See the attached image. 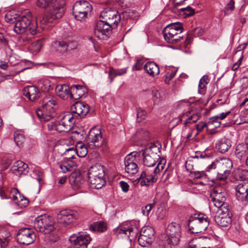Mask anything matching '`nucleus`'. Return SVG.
Returning a JSON list of instances; mask_svg holds the SVG:
<instances>
[{
    "label": "nucleus",
    "mask_w": 248,
    "mask_h": 248,
    "mask_svg": "<svg viewBox=\"0 0 248 248\" xmlns=\"http://www.w3.org/2000/svg\"><path fill=\"white\" fill-rule=\"evenodd\" d=\"M190 103L188 101L182 100L178 102L176 109L177 110L185 111L189 110Z\"/></svg>",
    "instance_id": "de8ad7c7"
},
{
    "label": "nucleus",
    "mask_w": 248,
    "mask_h": 248,
    "mask_svg": "<svg viewBox=\"0 0 248 248\" xmlns=\"http://www.w3.org/2000/svg\"><path fill=\"white\" fill-rule=\"evenodd\" d=\"M200 221L197 220L196 217L191 216L187 224L189 230L193 233H201L204 231V225L200 224Z\"/></svg>",
    "instance_id": "bb28decb"
},
{
    "label": "nucleus",
    "mask_w": 248,
    "mask_h": 248,
    "mask_svg": "<svg viewBox=\"0 0 248 248\" xmlns=\"http://www.w3.org/2000/svg\"><path fill=\"white\" fill-rule=\"evenodd\" d=\"M191 175L194 179H206L207 178V175L204 171H192Z\"/></svg>",
    "instance_id": "864d4df0"
},
{
    "label": "nucleus",
    "mask_w": 248,
    "mask_h": 248,
    "mask_svg": "<svg viewBox=\"0 0 248 248\" xmlns=\"http://www.w3.org/2000/svg\"><path fill=\"white\" fill-rule=\"evenodd\" d=\"M74 158V155H71L69 157L63 159V160L67 163V164H68L69 168L71 169L72 171L75 170L77 167L76 162L72 160Z\"/></svg>",
    "instance_id": "8fccbe9b"
},
{
    "label": "nucleus",
    "mask_w": 248,
    "mask_h": 248,
    "mask_svg": "<svg viewBox=\"0 0 248 248\" xmlns=\"http://www.w3.org/2000/svg\"><path fill=\"white\" fill-rule=\"evenodd\" d=\"M32 19V15L30 12L19 16L14 27V32L16 34H21L29 31L32 35L36 34L38 32L37 24L35 21Z\"/></svg>",
    "instance_id": "f03ea898"
},
{
    "label": "nucleus",
    "mask_w": 248,
    "mask_h": 248,
    "mask_svg": "<svg viewBox=\"0 0 248 248\" xmlns=\"http://www.w3.org/2000/svg\"><path fill=\"white\" fill-rule=\"evenodd\" d=\"M64 5L65 1L63 0H58L55 2L41 20V23L42 24L52 23L62 17L65 12Z\"/></svg>",
    "instance_id": "39448f33"
},
{
    "label": "nucleus",
    "mask_w": 248,
    "mask_h": 248,
    "mask_svg": "<svg viewBox=\"0 0 248 248\" xmlns=\"http://www.w3.org/2000/svg\"><path fill=\"white\" fill-rule=\"evenodd\" d=\"M35 238V233L29 228H23L19 229L16 234L17 242L24 245H29L33 243Z\"/></svg>",
    "instance_id": "2eb2a0df"
},
{
    "label": "nucleus",
    "mask_w": 248,
    "mask_h": 248,
    "mask_svg": "<svg viewBox=\"0 0 248 248\" xmlns=\"http://www.w3.org/2000/svg\"><path fill=\"white\" fill-rule=\"evenodd\" d=\"M161 145L158 142L151 143L149 147L145 150L141 151L142 155L143 157V163L147 167H153L156 164V160L158 159L159 155L157 153L160 152V149Z\"/></svg>",
    "instance_id": "0eeeda50"
},
{
    "label": "nucleus",
    "mask_w": 248,
    "mask_h": 248,
    "mask_svg": "<svg viewBox=\"0 0 248 248\" xmlns=\"http://www.w3.org/2000/svg\"><path fill=\"white\" fill-rule=\"evenodd\" d=\"M154 205V204H149L142 207V213L143 215L147 217L148 216Z\"/></svg>",
    "instance_id": "0e129e2a"
},
{
    "label": "nucleus",
    "mask_w": 248,
    "mask_h": 248,
    "mask_svg": "<svg viewBox=\"0 0 248 248\" xmlns=\"http://www.w3.org/2000/svg\"><path fill=\"white\" fill-rule=\"evenodd\" d=\"M74 117H75L74 113H72V115L70 114H67L62 117L63 121L68 124V126L71 129L73 127V125L75 123Z\"/></svg>",
    "instance_id": "09e8293b"
},
{
    "label": "nucleus",
    "mask_w": 248,
    "mask_h": 248,
    "mask_svg": "<svg viewBox=\"0 0 248 248\" xmlns=\"http://www.w3.org/2000/svg\"><path fill=\"white\" fill-rule=\"evenodd\" d=\"M69 181L74 189L81 188L84 182V180L79 172H73L69 176Z\"/></svg>",
    "instance_id": "c85d7f7f"
},
{
    "label": "nucleus",
    "mask_w": 248,
    "mask_h": 248,
    "mask_svg": "<svg viewBox=\"0 0 248 248\" xmlns=\"http://www.w3.org/2000/svg\"><path fill=\"white\" fill-rule=\"evenodd\" d=\"M138 154L137 152H133L125 157V171L129 175L136 174L138 171V160L136 158Z\"/></svg>",
    "instance_id": "dca6fc26"
},
{
    "label": "nucleus",
    "mask_w": 248,
    "mask_h": 248,
    "mask_svg": "<svg viewBox=\"0 0 248 248\" xmlns=\"http://www.w3.org/2000/svg\"><path fill=\"white\" fill-rule=\"evenodd\" d=\"M86 142L89 148L91 149L102 146L104 143V139L101 129L96 127L91 129L86 137Z\"/></svg>",
    "instance_id": "9d476101"
},
{
    "label": "nucleus",
    "mask_w": 248,
    "mask_h": 248,
    "mask_svg": "<svg viewBox=\"0 0 248 248\" xmlns=\"http://www.w3.org/2000/svg\"><path fill=\"white\" fill-rule=\"evenodd\" d=\"M210 198L214 206L218 208V209H222L223 207L225 208H229V205L227 203L225 202L218 200L216 198L215 200V198L214 197H210Z\"/></svg>",
    "instance_id": "49530a36"
},
{
    "label": "nucleus",
    "mask_w": 248,
    "mask_h": 248,
    "mask_svg": "<svg viewBox=\"0 0 248 248\" xmlns=\"http://www.w3.org/2000/svg\"><path fill=\"white\" fill-rule=\"evenodd\" d=\"M57 95L63 100L70 98L71 89L66 84L58 85L55 88Z\"/></svg>",
    "instance_id": "c756f323"
},
{
    "label": "nucleus",
    "mask_w": 248,
    "mask_h": 248,
    "mask_svg": "<svg viewBox=\"0 0 248 248\" xmlns=\"http://www.w3.org/2000/svg\"><path fill=\"white\" fill-rule=\"evenodd\" d=\"M144 70L151 76L154 77L159 73V68L154 62H148L144 66Z\"/></svg>",
    "instance_id": "72a5a7b5"
},
{
    "label": "nucleus",
    "mask_w": 248,
    "mask_h": 248,
    "mask_svg": "<svg viewBox=\"0 0 248 248\" xmlns=\"http://www.w3.org/2000/svg\"><path fill=\"white\" fill-rule=\"evenodd\" d=\"M166 27H169V28L173 29L174 31L180 33H182L183 31V25L179 22L170 23Z\"/></svg>",
    "instance_id": "603ef678"
},
{
    "label": "nucleus",
    "mask_w": 248,
    "mask_h": 248,
    "mask_svg": "<svg viewBox=\"0 0 248 248\" xmlns=\"http://www.w3.org/2000/svg\"><path fill=\"white\" fill-rule=\"evenodd\" d=\"M155 239V231L153 228L146 226L142 227L138 238L139 245L142 247L150 245Z\"/></svg>",
    "instance_id": "ddd939ff"
},
{
    "label": "nucleus",
    "mask_w": 248,
    "mask_h": 248,
    "mask_svg": "<svg viewBox=\"0 0 248 248\" xmlns=\"http://www.w3.org/2000/svg\"><path fill=\"white\" fill-rule=\"evenodd\" d=\"M232 166L231 160L229 158H223L212 163L208 166V169H217V178L223 180L226 179L230 174Z\"/></svg>",
    "instance_id": "6e6552de"
},
{
    "label": "nucleus",
    "mask_w": 248,
    "mask_h": 248,
    "mask_svg": "<svg viewBox=\"0 0 248 248\" xmlns=\"http://www.w3.org/2000/svg\"><path fill=\"white\" fill-rule=\"evenodd\" d=\"M55 98L51 95H46L43 99L42 108L36 110L38 118L42 121H48L55 116Z\"/></svg>",
    "instance_id": "7ed1b4c3"
},
{
    "label": "nucleus",
    "mask_w": 248,
    "mask_h": 248,
    "mask_svg": "<svg viewBox=\"0 0 248 248\" xmlns=\"http://www.w3.org/2000/svg\"><path fill=\"white\" fill-rule=\"evenodd\" d=\"M0 44L5 47V50L7 48L10 49L7 38L1 33H0Z\"/></svg>",
    "instance_id": "bf43d9fd"
},
{
    "label": "nucleus",
    "mask_w": 248,
    "mask_h": 248,
    "mask_svg": "<svg viewBox=\"0 0 248 248\" xmlns=\"http://www.w3.org/2000/svg\"><path fill=\"white\" fill-rule=\"evenodd\" d=\"M24 94L30 100L33 101L39 97V92L35 87L30 86L24 89Z\"/></svg>",
    "instance_id": "473e14b6"
},
{
    "label": "nucleus",
    "mask_w": 248,
    "mask_h": 248,
    "mask_svg": "<svg viewBox=\"0 0 248 248\" xmlns=\"http://www.w3.org/2000/svg\"><path fill=\"white\" fill-rule=\"evenodd\" d=\"M58 0H37L36 5L41 8L46 9L51 6L55 2Z\"/></svg>",
    "instance_id": "c03bdc74"
},
{
    "label": "nucleus",
    "mask_w": 248,
    "mask_h": 248,
    "mask_svg": "<svg viewBox=\"0 0 248 248\" xmlns=\"http://www.w3.org/2000/svg\"><path fill=\"white\" fill-rule=\"evenodd\" d=\"M69 241L74 248H86L91 241V238L86 232H81L77 235L70 236Z\"/></svg>",
    "instance_id": "4468645a"
},
{
    "label": "nucleus",
    "mask_w": 248,
    "mask_h": 248,
    "mask_svg": "<svg viewBox=\"0 0 248 248\" xmlns=\"http://www.w3.org/2000/svg\"><path fill=\"white\" fill-rule=\"evenodd\" d=\"M236 196L238 201H248V180L242 181L235 188Z\"/></svg>",
    "instance_id": "4be33fe9"
},
{
    "label": "nucleus",
    "mask_w": 248,
    "mask_h": 248,
    "mask_svg": "<svg viewBox=\"0 0 248 248\" xmlns=\"http://www.w3.org/2000/svg\"><path fill=\"white\" fill-rule=\"evenodd\" d=\"M70 99H78L82 97H85L88 93V89L84 86L73 85L70 87Z\"/></svg>",
    "instance_id": "393cba45"
},
{
    "label": "nucleus",
    "mask_w": 248,
    "mask_h": 248,
    "mask_svg": "<svg viewBox=\"0 0 248 248\" xmlns=\"http://www.w3.org/2000/svg\"><path fill=\"white\" fill-rule=\"evenodd\" d=\"M47 128L49 130H55L59 133L67 132L71 129L62 118L59 121L48 124Z\"/></svg>",
    "instance_id": "b1692460"
},
{
    "label": "nucleus",
    "mask_w": 248,
    "mask_h": 248,
    "mask_svg": "<svg viewBox=\"0 0 248 248\" xmlns=\"http://www.w3.org/2000/svg\"><path fill=\"white\" fill-rule=\"evenodd\" d=\"M29 170L28 165L20 160L15 162L11 169L12 172L17 176L26 175Z\"/></svg>",
    "instance_id": "a878e982"
},
{
    "label": "nucleus",
    "mask_w": 248,
    "mask_h": 248,
    "mask_svg": "<svg viewBox=\"0 0 248 248\" xmlns=\"http://www.w3.org/2000/svg\"><path fill=\"white\" fill-rule=\"evenodd\" d=\"M78 213L70 209L62 210L58 214V222L64 225H67L74 221L78 217Z\"/></svg>",
    "instance_id": "6ab92c4d"
},
{
    "label": "nucleus",
    "mask_w": 248,
    "mask_h": 248,
    "mask_svg": "<svg viewBox=\"0 0 248 248\" xmlns=\"http://www.w3.org/2000/svg\"><path fill=\"white\" fill-rule=\"evenodd\" d=\"M89 179L105 176V170L103 166L95 165L90 167L88 172Z\"/></svg>",
    "instance_id": "7c9ffc66"
},
{
    "label": "nucleus",
    "mask_w": 248,
    "mask_h": 248,
    "mask_svg": "<svg viewBox=\"0 0 248 248\" xmlns=\"http://www.w3.org/2000/svg\"><path fill=\"white\" fill-rule=\"evenodd\" d=\"M216 146L220 153H224L228 151L231 147L232 141L228 139L222 138L218 141Z\"/></svg>",
    "instance_id": "f704fd0d"
},
{
    "label": "nucleus",
    "mask_w": 248,
    "mask_h": 248,
    "mask_svg": "<svg viewBox=\"0 0 248 248\" xmlns=\"http://www.w3.org/2000/svg\"><path fill=\"white\" fill-rule=\"evenodd\" d=\"M165 164V160H161L152 173H149L146 171H143L140 176L137 179V181L140 183L141 186H149L155 183L157 179V174L164 169Z\"/></svg>",
    "instance_id": "1a4fd4ad"
},
{
    "label": "nucleus",
    "mask_w": 248,
    "mask_h": 248,
    "mask_svg": "<svg viewBox=\"0 0 248 248\" xmlns=\"http://www.w3.org/2000/svg\"><path fill=\"white\" fill-rule=\"evenodd\" d=\"M60 168L63 173L72 171V170L68 167V164L63 160L60 164Z\"/></svg>",
    "instance_id": "052dcab7"
},
{
    "label": "nucleus",
    "mask_w": 248,
    "mask_h": 248,
    "mask_svg": "<svg viewBox=\"0 0 248 248\" xmlns=\"http://www.w3.org/2000/svg\"><path fill=\"white\" fill-rule=\"evenodd\" d=\"M229 213V208L223 207L222 209H218L215 217L216 223L222 227L229 226L232 223V218Z\"/></svg>",
    "instance_id": "a211bd4d"
},
{
    "label": "nucleus",
    "mask_w": 248,
    "mask_h": 248,
    "mask_svg": "<svg viewBox=\"0 0 248 248\" xmlns=\"http://www.w3.org/2000/svg\"><path fill=\"white\" fill-rule=\"evenodd\" d=\"M244 48L245 46H239L237 47V49L238 50L236 51L233 58L235 59L237 56H239V58L237 61L233 64L232 68V70H237L240 66L242 59L243 58V52L242 51V49H244Z\"/></svg>",
    "instance_id": "e433bc0d"
},
{
    "label": "nucleus",
    "mask_w": 248,
    "mask_h": 248,
    "mask_svg": "<svg viewBox=\"0 0 248 248\" xmlns=\"http://www.w3.org/2000/svg\"><path fill=\"white\" fill-rule=\"evenodd\" d=\"M139 227V221L131 220L116 228L115 232L118 237L127 238L132 241L136 238Z\"/></svg>",
    "instance_id": "20e7f679"
},
{
    "label": "nucleus",
    "mask_w": 248,
    "mask_h": 248,
    "mask_svg": "<svg viewBox=\"0 0 248 248\" xmlns=\"http://www.w3.org/2000/svg\"><path fill=\"white\" fill-rule=\"evenodd\" d=\"M19 16L16 14L12 15V13L9 12L6 14L5 16V19L7 22L16 23L17 20V17Z\"/></svg>",
    "instance_id": "5fc2aeb1"
},
{
    "label": "nucleus",
    "mask_w": 248,
    "mask_h": 248,
    "mask_svg": "<svg viewBox=\"0 0 248 248\" xmlns=\"http://www.w3.org/2000/svg\"><path fill=\"white\" fill-rule=\"evenodd\" d=\"M53 218L46 214L42 215L36 217L34 221V228L38 232L44 234H50L53 238H49L52 242H56L58 237L55 234L56 230L54 226Z\"/></svg>",
    "instance_id": "f257e3e1"
},
{
    "label": "nucleus",
    "mask_w": 248,
    "mask_h": 248,
    "mask_svg": "<svg viewBox=\"0 0 248 248\" xmlns=\"http://www.w3.org/2000/svg\"><path fill=\"white\" fill-rule=\"evenodd\" d=\"M162 33L165 40L169 43H178L183 38L182 36H178L180 33L169 28V27H166L163 29Z\"/></svg>",
    "instance_id": "5701e85b"
},
{
    "label": "nucleus",
    "mask_w": 248,
    "mask_h": 248,
    "mask_svg": "<svg viewBox=\"0 0 248 248\" xmlns=\"http://www.w3.org/2000/svg\"><path fill=\"white\" fill-rule=\"evenodd\" d=\"M235 2L233 0H230L228 3L225 7V14L226 15L230 14L232 12L234 9Z\"/></svg>",
    "instance_id": "6e6d98bb"
},
{
    "label": "nucleus",
    "mask_w": 248,
    "mask_h": 248,
    "mask_svg": "<svg viewBox=\"0 0 248 248\" xmlns=\"http://www.w3.org/2000/svg\"><path fill=\"white\" fill-rule=\"evenodd\" d=\"M92 186L96 189H100L106 184L104 177H99L89 179Z\"/></svg>",
    "instance_id": "ea45409f"
},
{
    "label": "nucleus",
    "mask_w": 248,
    "mask_h": 248,
    "mask_svg": "<svg viewBox=\"0 0 248 248\" xmlns=\"http://www.w3.org/2000/svg\"><path fill=\"white\" fill-rule=\"evenodd\" d=\"M11 192L14 194L12 197V200L16 202V203L18 206L20 208H24L28 205V200L24 198L23 196H21L17 188H13L11 190Z\"/></svg>",
    "instance_id": "cd10ccee"
},
{
    "label": "nucleus",
    "mask_w": 248,
    "mask_h": 248,
    "mask_svg": "<svg viewBox=\"0 0 248 248\" xmlns=\"http://www.w3.org/2000/svg\"><path fill=\"white\" fill-rule=\"evenodd\" d=\"M209 81V77L207 75L203 76L200 80L199 88L201 89L204 88Z\"/></svg>",
    "instance_id": "4d7b16f0"
},
{
    "label": "nucleus",
    "mask_w": 248,
    "mask_h": 248,
    "mask_svg": "<svg viewBox=\"0 0 248 248\" xmlns=\"http://www.w3.org/2000/svg\"><path fill=\"white\" fill-rule=\"evenodd\" d=\"M81 145H78V149L75 150L74 147H71L65 149L64 154L66 155V154L69 152H72L73 155H74L76 153L77 155L80 157H83L86 155L88 153V149L87 147H83L82 148L80 149L79 147Z\"/></svg>",
    "instance_id": "4c0bfd02"
},
{
    "label": "nucleus",
    "mask_w": 248,
    "mask_h": 248,
    "mask_svg": "<svg viewBox=\"0 0 248 248\" xmlns=\"http://www.w3.org/2000/svg\"><path fill=\"white\" fill-rule=\"evenodd\" d=\"M194 217H196L197 220L200 221V224H205L204 230H205L209 224V220L208 217L205 215L201 213L195 214Z\"/></svg>",
    "instance_id": "79ce46f5"
},
{
    "label": "nucleus",
    "mask_w": 248,
    "mask_h": 248,
    "mask_svg": "<svg viewBox=\"0 0 248 248\" xmlns=\"http://www.w3.org/2000/svg\"><path fill=\"white\" fill-rule=\"evenodd\" d=\"M149 132L144 129L138 130L135 134L137 140H146L149 139Z\"/></svg>",
    "instance_id": "37998d69"
},
{
    "label": "nucleus",
    "mask_w": 248,
    "mask_h": 248,
    "mask_svg": "<svg viewBox=\"0 0 248 248\" xmlns=\"http://www.w3.org/2000/svg\"><path fill=\"white\" fill-rule=\"evenodd\" d=\"M60 168L63 173L72 171V170L68 167V164L63 160L60 164Z\"/></svg>",
    "instance_id": "680f3d73"
},
{
    "label": "nucleus",
    "mask_w": 248,
    "mask_h": 248,
    "mask_svg": "<svg viewBox=\"0 0 248 248\" xmlns=\"http://www.w3.org/2000/svg\"><path fill=\"white\" fill-rule=\"evenodd\" d=\"M91 9V5L87 1H77L73 6V14L77 20H81L86 16Z\"/></svg>",
    "instance_id": "f8f14e48"
},
{
    "label": "nucleus",
    "mask_w": 248,
    "mask_h": 248,
    "mask_svg": "<svg viewBox=\"0 0 248 248\" xmlns=\"http://www.w3.org/2000/svg\"><path fill=\"white\" fill-rule=\"evenodd\" d=\"M78 46V43L75 41L67 40V51L76 49Z\"/></svg>",
    "instance_id": "e2e57ef3"
},
{
    "label": "nucleus",
    "mask_w": 248,
    "mask_h": 248,
    "mask_svg": "<svg viewBox=\"0 0 248 248\" xmlns=\"http://www.w3.org/2000/svg\"><path fill=\"white\" fill-rule=\"evenodd\" d=\"M147 115V112L145 110H143L141 108H139L137 110V121L140 122V121H141L142 120H144L145 119Z\"/></svg>",
    "instance_id": "13d9d810"
},
{
    "label": "nucleus",
    "mask_w": 248,
    "mask_h": 248,
    "mask_svg": "<svg viewBox=\"0 0 248 248\" xmlns=\"http://www.w3.org/2000/svg\"><path fill=\"white\" fill-rule=\"evenodd\" d=\"M180 10L184 12V14L188 16H191L194 14V10L190 7L188 6L186 8H181Z\"/></svg>",
    "instance_id": "774afa93"
},
{
    "label": "nucleus",
    "mask_w": 248,
    "mask_h": 248,
    "mask_svg": "<svg viewBox=\"0 0 248 248\" xmlns=\"http://www.w3.org/2000/svg\"><path fill=\"white\" fill-rule=\"evenodd\" d=\"M127 72V68H124L120 69H115L110 68L108 72L109 78L110 79V82L111 83L115 77L117 76H122L125 74Z\"/></svg>",
    "instance_id": "58836bf2"
},
{
    "label": "nucleus",
    "mask_w": 248,
    "mask_h": 248,
    "mask_svg": "<svg viewBox=\"0 0 248 248\" xmlns=\"http://www.w3.org/2000/svg\"><path fill=\"white\" fill-rule=\"evenodd\" d=\"M14 138L15 142L19 147L22 146V144L24 141L25 138L24 135L19 131H16L14 133Z\"/></svg>",
    "instance_id": "a18cd8bd"
},
{
    "label": "nucleus",
    "mask_w": 248,
    "mask_h": 248,
    "mask_svg": "<svg viewBox=\"0 0 248 248\" xmlns=\"http://www.w3.org/2000/svg\"><path fill=\"white\" fill-rule=\"evenodd\" d=\"M200 115L199 113L193 110H188L186 113L180 115L177 118L172 119L171 123L173 127L183 124L185 126H186L189 124L196 122L199 119Z\"/></svg>",
    "instance_id": "9b49d317"
},
{
    "label": "nucleus",
    "mask_w": 248,
    "mask_h": 248,
    "mask_svg": "<svg viewBox=\"0 0 248 248\" xmlns=\"http://www.w3.org/2000/svg\"><path fill=\"white\" fill-rule=\"evenodd\" d=\"M246 171L243 170H238L234 174V177L237 180H243L245 179L244 174Z\"/></svg>",
    "instance_id": "69168bd1"
},
{
    "label": "nucleus",
    "mask_w": 248,
    "mask_h": 248,
    "mask_svg": "<svg viewBox=\"0 0 248 248\" xmlns=\"http://www.w3.org/2000/svg\"><path fill=\"white\" fill-rule=\"evenodd\" d=\"M248 154V145L246 142L237 144L234 151V155L239 160L245 158Z\"/></svg>",
    "instance_id": "2f4dec72"
},
{
    "label": "nucleus",
    "mask_w": 248,
    "mask_h": 248,
    "mask_svg": "<svg viewBox=\"0 0 248 248\" xmlns=\"http://www.w3.org/2000/svg\"><path fill=\"white\" fill-rule=\"evenodd\" d=\"M38 85L43 92H46L52 90L53 87L48 79H42L38 82Z\"/></svg>",
    "instance_id": "a19ab883"
},
{
    "label": "nucleus",
    "mask_w": 248,
    "mask_h": 248,
    "mask_svg": "<svg viewBox=\"0 0 248 248\" xmlns=\"http://www.w3.org/2000/svg\"><path fill=\"white\" fill-rule=\"evenodd\" d=\"M89 229L93 232H104L107 229V224L102 221L93 222L90 225Z\"/></svg>",
    "instance_id": "c9c22d12"
},
{
    "label": "nucleus",
    "mask_w": 248,
    "mask_h": 248,
    "mask_svg": "<svg viewBox=\"0 0 248 248\" xmlns=\"http://www.w3.org/2000/svg\"><path fill=\"white\" fill-rule=\"evenodd\" d=\"M166 236L163 245L166 248H171L172 246L177 245L181 236L182 229L180 224L172 222L169 224L166 231Z\"/></svg>",
    "instance_id": "423d86ee"
},
{
    "label": "nucleus",
    "mask_w": 248,
    "mask_h": 248,
    "mask_svg": "<svg viewBox=\"0 0 248 248\" xmlns=\"http://www.w3.org/2000/svg\"><path fill=\"white\" fill-rule=\"evenodd\" d=\"M113 28L112 25L105 23L103 20H100L94 29V34L99 39L106 40Z\"/></svg>",
    "instance_id": "f3484780"
},
{
    "label": "nucleus",
    "mask_w": 248,
    "mask_h": 248,
    "mask_svg": "<svg viewBox=\"0 0 248 248\" xmlns=\"http://www.w3.org/2000/svg\"><path fill=\"white\" fill-rule=\"evenodd\" d=\"M59 47L60 50L62 52H65L67 51V40H62L58 42Z\"/></svg>",
    "instance_id": "338daca9"
},
{
    "label": "nucleus",
    "mask_w": 248,
    "mask_h": 248,
    "mask_svg": "<svg viewBox=\"0 0 248 248\" xmlns=\"http://www.w3.org/2000/svg\"><path fill=\"white\" fill-rule=\"evenodd\" d=\"M89 105L84 102H76L71 107L72 113H74L75 117L78 119L85 117L89 112Z\"/></svg>",
    "instance_id": "412c9836"
},
{
    "label": "nucleus",
    "mask_w": 248,
    "mask_h": 248,
    "mask_svg": "<svg viewBox=\"0 0 248 248\" xmlns=\"http://www.w3.org/2000/svg\"><path fill=\"white\" fill-rule=\"evenodd\" d=\"M100 18L108 24L112 25L113 27L117 26L121 19V16L118 13L114 10H108L102 12L100 14Z\"/></svg>",
    "instance_id": "aec40b11"
},
{
    "label": "nucleus",
    "mask_w": 248,
    "mask_h": 248,
    "mask_svg": "<svg viewBox=\"0 0 248 248\" xmlns=\"http://www.w3.org/2000/svg\"><path fill=\"white\" fill-rule=\"evenodd\" d=\"M223 192L226 193L224 182H223L222 184L216 185L211 194H223Z\"/></svg>",
    "instance_id": "3c124183"
}]
</instances>
